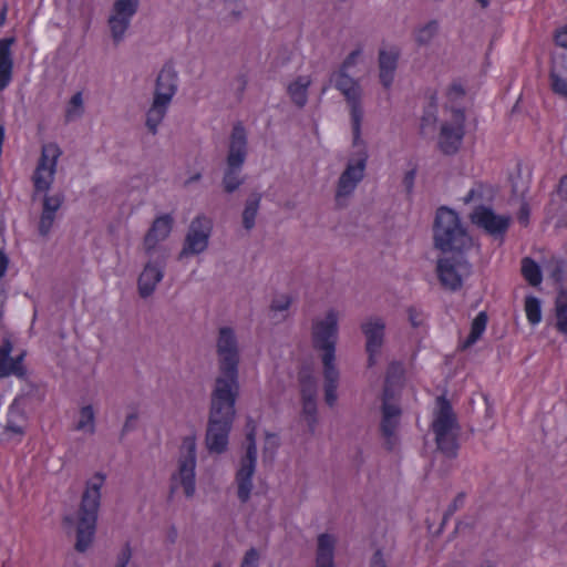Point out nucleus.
<instances>
[{
	"label": "nucleus",
	"mask_w": 567,
	"mask_h": 567,
	"mask_svg": "<svg viewBox=\"0 0 567 567\" xmlns=\"http://www.w3.org/2000/svg\"><path fill=\"white\" fill-rule=\"evenodd\" d=\"M173 218L171 215L157 217L144 238V245L147 250L155 248L158 241L164 240L172 231Z\"/></svg>",
	"instance_id": "nucleus-23"
},
{
	"label": "nucleus",
	"mask_w": 567,
	"mask_h": 567,
	"mask_svg": "<svg viewBox=\"0 0 567 567\" xmlns=\"http://www.w3.org/2000/svg\"><path fill=\"white\" fill-rule=\"evenodd\" d=\"M9 267V258L6 252L0 249V279L3 278L7 274Z\"/></svg>",
	"instance_id": "nucleus-53"
},
{
	"label": "nucleus",
	"mask_w": 567,
	"mask_h": 567,
	"mask_svg": "<svg viewBox=\"0 0 567 567\" xmlns=\"http://www.w3.org/2000/svg\"><path fill=\"white\" fill-rule=\"evenodd\" d=\"M12 352V343L9 340H4L0 346V379L16 375L17 378H24L27 374L23 365L24 353H21L14 358L10 354Z\"/></svg>",
	"instance_id": "nucleus-19"
},
{
	"label": "nucleus",
	"mask_w": 567,
	"mask_h": 567,
	"mask_svg": "<svg viewBox=\"0 0 567 567\" xmlns=\"http://www.w3.org/2000/svg\"><path fill=\"white\" fill-rule=\"evenodd\" d=\"M554 40L558 47L567 49V25L556 30Z\"/></svg>",
	"instance_id": "nucleus-49"
},
{
	"label": "nucleus",
	"mask_w": 567,
	"mask_h": 567,
	"mask_svg": "<svg viewBox=\"0 0 567 567\" xmlns=\"http://www.w3.org/2000/svg\"><path fill=\"white\" fill-rule=\"evenodd\" d=\"M487 320L488 318L485 311H481L477 313V316L472 321L471 331L467 338L463 341L461 346L463 350L472 347L474 343L478 341V339L486 330Z\"/></svg>",
	"instance_id": "nucleus-29"
},
{
	"label": "nucleus",
	"mask_w": 567,
	"mask_h": 567,
	"mask_svg": "<svg viewBox=\"0 0 567 567\" xmlns=\"http://www.w3.org/2000/svg\"><path fill=\"white\" fill-rule=\"evenodd\" d=\"M405 369L402 362L393 361L389 364L382 396L399 400L404 383Z\"/></svg>",
	"instance_id": "nucleus-20"
},
{
	"label": "nucleus",
	"mask_w": 567,
	"mask_h": 567,
	"mask_svg": "<svg viewBox=\"0 0 567 567\" xmlns=\"http://www.w3.org/2000/svg\"><path fill=\"white\" fill-rule=\"evenodd\" d=\"M465 499V494L460 493L453 502L450 504L449 508L444 513L442 525H444L449 517L452 516L461 506H463Z\"/></svg>",
	"instance_id": "nucleus-43"
},
{
	"label": "nucleus",
	"mask_w": 567,
	"mask_h": 567,
	"mask_svg": "<svg viewBox=\"0 0 567 567\" xmlns=\"http://www.w3.org/2000/svg\"><path fill=\"white\" fill-rule=\"evenodd\" d=\"M246 84H247V81L245 79H243L241 83H240V87H239L240 93H243V91L245 90Z\"/></svg>",
	"instance_id": "nucleus-60"
},
{
	"label": "nucleus",
	"mask_w": 567,
	"mask_h": 567,
	"mask_svg": "<svg viewBox=\"0 0 567 567\" xmlns=\"http://www.w3.org/2000/svg\"><path fill=\"white\" fill-rule=\"evenodd\" d=\"M276 439H277V437H276V435H274V434H268V435H267V440H268V441H269V440H276Z\"/></svg>",
	"instance_id": "nucleus-61"
},
{
	"label": "nucleus",
	"mask_w": 567,
	"mask_h": 567,
	"mask_svg": "<svg viewBox=\"0 0 567 567\" xmlns=\"http://www.w3.org/2000/svg\"><path fill=\"white\" fill-rule=\"evenodd\" d=\"M300 386H301V399L305 400H316V382L311 375L301 377L300 378Z\"/></svg>",
	"instance_id": "nucleus-39"
},
{
	"label": "nucleus",
	"mask_w": 567,
	"mask_h": 567,
	"mask_svg": "<svg viewBox=\"0 0 567 567\" xmlns=\"http://www.w3.org/2000/svg\"><path fill=\"white\" fill-rule=\"evenodd\" d=\"M212 229V221L205 216L196 217L190 226L185 239L183 254H199L204 251L208 245V238Z\"/></svg>",
	"instance_id": "nucleus-17"
},
{
	"label": "nucleus",
	"mask_w": 567,
	"mask_h": 567,
	"mask_svg": "<svg viewBox=\"0 0 567 567\" xmlns=\"http://www.w3.org/2000/svg\"><path fill=\"white\" fill-rule=\"evenodd\" d=\"M382 419L380 423V431L385 441V447L392 451L396 445V429L401 416V408L398 400L393 398L382 396L381 405Z\"/></svg>",
	"instance_id": "nucleus-15"
},
{
	"label": "nucleus",
	"mask_w": 567,
	"mask_h": 567,
	"mask_svg": "<svg viewBox=\"0 0 567 567\" xmlns=\"http://www.w3.org/2000/svg\"><path fill=\"white\" fill-rule=\"evenodd\" d=\"M259 553L255 548H250L244 556L240 567H258Z\"/></svg>",
	"instance_id": "nucleus-45"
},
{
	"label": "nucleus",
	"mask_w": 567,
	"mask_h": 567,
	"mask_svg": "<svg viewBox=\"0 0 567 567\" xmlns=\"http://www.w3.org/2000/svg\"><path fill=\"white\" fill-rule=\"evenodd\" d=\"M439 411L433 420L432 429L435 434L437 449L447 457L457 455L458 443L454 430L457 427L456 416L450 401L444 396L437 398Z\"/></svg>",
	"instance_id": "nucleus-6"
},
{
	"label": "nucleus",
	"mask_w": 567,
	"mask_h": 567,
	"mask_svg": "<svg viewBox=\"0 0 567 567\" xmlns=\"http://www.w3.org/2000/svg\"><path fill=\"white\" fill-rule=\"evenodd\" d=\"M465 134V112L463 109H453L452 121L442 124L440 132V150L447 155L458 151Z\"/></svg>",
	"instance_id": "nucleus-12"
},
{
	"label": "nucleus",
	"mask_w": 567,
	"mask_h": 567,
	"mask_svg": "<svg viewBox=\"0 0 567 567\" xmlns=\"http://www.w3.org/2000/svg\"><path fill=\"white\" fill-rule=\"evenodd\" d=\"M214 567H221L220 563L214 564Z\"/></svg>",
	"instance_id": "nucleus-64"
},
{
	"label": "nucleus",
	"mask_w": 567,
	"mask_h": 567,
	"mask_svg": "<svg viewBox=\"0 0 567 567\" xmlns=\"http://www.w3.org/2000/svg\"><path fill=\"white\" fill-rule=\"evenodd\" d=\"M522 275L524 279L533 287H537L543 281V272L539 265L530 257L522 259Z\"/></svg>",
	"instance_id": "nucleus-30"
},
{
	"label": "nucleus",
	"mask_w": 567,
	"mask_h": 567,
	"mask_svg": "<svg viewBox=\"0 0 567 567\" xmlns=\"http://www.w3.org/2000/svg\"><path fill=\"white\" fill-rule=\"evenodd\" d=\"M246 427V454L241 457L240 466L236 473L238 498L243 503H246L250 497L252 487V476L255 474L257 461L256 423L251 417L247 420Z\"/></svg>",
	"instance_id": "nucleus-8"
},
{
	"label": "nucleus",
	"mask_w": 567,
	"mask_h": 567,
	"mask_svg": "<svg viewBox=\"0 0 567 567\" xmlns=\"http://www.w3.org/2000/svg\"><path fill=\"white\" fill-rule=\"evenodd\" d=\"M361 54V50L360 49H357L354 51H352L347 58L346 60L343 61L342 65H341V70H348L349 68H351L357 59L359 58V55Z\"/></svg>",
	"instance_id": "nucleus-52"
},
{
	"label": "nucleus",
	"mask_w": 567,
	"mask_h": 567,
	"mask_svg": "<svg viewBox=\"0 0 567 567\" xmlns=\"http://www.w3.org/2000/svg\"><path fill=\"white\" fill-rule=\"evenodd\" d=\"M182 457L179 458L178 473L172 476V493L177 485L183 487L187 497L195 493V466H196V440L194 435L184 437L182 443Z\"/></svg>",
	"instance_id": "nucleus-10"
},
{
	"label": "nucleus",
	"mask_w": 567,
	"mask_h": 567,
	"mask_svg": "<svg viewBox=\"0 0 567 567\" xmlns=\"http://www.w3.org/2000/svg\"><path fill=\"white\" fill-rule=\"evenodd\" d=\"M246 131L241 123H237L233 127L229 152L227 156V168L223 178L224 188L227 193H233L243 183V179L239 175L246 159Z\"/></svg>",
	"instance_id": "nucleus-7"
},
{
	"label": "nucleus",
	"mask_w": 567,
	"mask_h": 567,
	"mask_svg": "<svg viewBox=\"0 0 567 567\" xmlns=\"http://www.w3.org/2000/svg\"><path fill=\"white\" fill-rule=\"evenodd\" d=\"M436 270L439 279L444 287L456 290L462 286V278L449 259H440Z\"/></svg>",
	"instance_id": "nucleus-26"
},
{
	"label": "nucleus",
	"mask_w": 567,
	"mask_h": 567,
	"mask_svg": "<svg viewBox=\"0 0 567 567\" xmlns=\"http://www.w3.org/2000/svg\"><path fill=\"white\" fill-rule=\"evenodd\" d=\"M472 224L484 229L488 235L503 237L509 226L511 216L496 214L491 207L478 205L470 215Z\"/></svg>",
	"instance_id": "nucleus-13"
},
{
	"label": "nucleus",
	"mask_w": 567,
	"mask_h": 567,
	"mask_svg": "<svg viewBox=\"0 0 567 567\" xmlns=\"http://www.w3.org/2000/svg\"><path fill=\"white\" fill-rule=\"evenodd\" d=\"M434 245L443 252H463L473 246V240L462 225L456 212L442 206L436 210L433 226Z\"/></svg>",
	"instance_id": "nucleus-2"
},
{
	"label": "nucleus",
	"mask_w": 567,
	"mask_h": 567,
	"mask_svg": "<svg viewBox=\"0 0 567 567\" xmlns=\"http://www.w3.org/2000/svg\"><path fill=\"white\" fill-rule=\"evenodd\" d=\"M436 113H437V97L436 92H434L430 96V103L426 107L424 115L421 120V128L424 130L429 125H433L436 122Z\"/></svg>",
	"instance_id": "nucleus-35"
},
{
	"label": "nucleus",
	"mask_w": 567,
	"mask_h": 567,
	"mask_svg": "<svg viewBox=\"0 0 567 567\" xmlns=\"http://www.w3.org/2000/svg\"><path fill=\"white\" fill-rule=\"evenodd\" d=\"M311 84V80L309 76H298L293 82H291L287 92L291 99V101L298 106L302 107L306 105L308 100V89Z\"/></svg>",
	"instance_id": "nucleus-27"
},
{
	"label": "nucleus",
	"mask_w": 567,
	"mask_h": 567,
	"mask_svg": "<svg viewBox=\"0 0 567 567\" xmlns=\"http://www.w3.org/2000/svg\"><path fill=\"white\" fill-rule=\"evenodd\" d=\"M475 195H476V190L474 188L470 189V192L464 197V202L465 203L472 202L475 198Z\"/></svg>",
	"instance_id": "nucleus-58"
},
{
	"label": "nucleus",
	"mask_w": 567,
	"mask_h": 567,
	"mask_svg": "<svg viewBox=\"0 0 567 567\" xmlns=\"http://www.w3.org/2000/svg\"><path fill=\"white\" fill-rule=\"evenodd\" d=\"M529 215L530 209L527 203H524L520 205L518 214H517V220L522 226H527L529 223Z\"/></svg>",
	"instance_id": "nucleus-50"
},
{
	"label": "nucleus",
	"mask_w": 567,
	"mask_h": 567,
	"mask_svg": "<svg viewBox=\"0 0 567 567\" xmlns=\"http://www.w3.org/2000/svg\"><path fill=\"white\" fill-rule=\"evenodd\" d=\"M291 305V298L289 296H280L272 300L270 309L272 311L287 310Z\"/></svg>",
	"instance_id": "nucleus-47"
},
{
	"label": "nucleus",
	"mask_w": 567,
	"mask_h": 567,
	"mask_svg": "<svg viewBox=\"0 0 567 567\" xmlns=\"http://www.w3.org/2000/svg\"><path fill=\"white\" fill-rule=\"evenodd\" d=\"M162 278V269L156 265L147 264L138 278V292L141 297L146 298L151 296Z\"/></svg>",
	"instance_id": "nucleus-24"
},
{
	"label": "nucleus",
	"mask_w": 567,
	"mask_h": 567,
	"mask_svg": "<svg viewBox=\"0 0 567 567\" xmlns=\"http://www.w3.org/2000/svg\"><path fill=\"white\" fill-rule=\"evenodd\" d=\"M199 177H200V175H199V174H197V175H195L194 177H192V178H190V181H197V179H199Z\"/></svg>",
	"instance_id": "nucleus-63"
},
{
	"label": "nucleus",
	"mask_w": 567,
	"mask_h": 567,
	"mask_svg": "<svg viewBox=\"0 0 567 567\" xmlns=\"http://www.w3.org/2000/svg\"><path fill=\"white\" fill-rule=\"evenodd\" d=\"M104 481V475L96 474L87 482L83 493L79 511L75 542V549L80 553L85 551L92 544L100 507L101 487Z\"/></svg>",
	"instance_id": "nucleus-3"
},
{
	"label": "nucleus",
	"mask_w": 567,
	"mask_h": 567,
	"mask_svg": "<svg viewBox=\"0 0 567 567\" xmlns=\"http://www.w3.org/2000/svg\"><path fill=\"white\" fill-rule=\"evenodd\" d=\"M399 49L391 48L390 50H380L379 53V69H380V82L385 89L392 85L394 79V72L396 70L399 60Z\"/></svg>",
	"instance_id": "nucleus-22"
},
{
	"label": "nucleus",
	"mask_w": 567,
	"mask_h": 567,
	"mask_svg": "<svg viewBox=\"0 0 567 567\" xmlns=\"http://www.w3.org/2000/svg\"><path fill=\"white\" fill-rule=\"evenodd\" d=\"M43 204L42 208L56 214V212L60 209V207L63 204L64 197L62 194H54V195H48L47 193H43Z\"/></svg>",
	"instance_id": "nucleus-42"
},
{
	"label": "nucleus",
	"mask_w": 567,
	"mask_h": 567,
	"mask_svg": "<svg viewBox=\"0 0 567 567\" xmlns=\"http://www.w3.org/2000/svg\"><path fill=\"white\" fill-rule=\"evenodd\" d=\"M78 431H94V412L91 405L83 406L80 411V419L75 425Z\"/></svg>",
	"instance_id": "nucleus-34"
},
{
	"label": "nucleus",
	"mask_w": 567,
	"mask_h": 567,
	"mask_svg": "<svg viewBox=\"0 0 567 567\" xmlns=\"http://www.w3.org/2000/svg\"><path fill=\"white\" fill-rule=\"evenodd\" d=\"M336 539L330 534H321L318 537L316 567H334L333 553Z\"/></svg>",
	"instance_id": "nucleus-25"
},
{
	"label": "nucleus",
	"mask_w": 567,
	"mask_h": 567,
	"mask_svg": "<svg viewBox=\"0 0 567 567\" xmlns=\"http://www.w3.org/2000/svg\"><path fill=\"white\" fill-rule=\"evenodd\" d=\"M132 553L130 545L126 544L125 547L122 549V551L118 555L116 567H126L130 559H131Z\"/></svg>",
	"instance_id": "nucleus-51"
},
{
	"label": "nucleus",
	"mask_w": 567,
	"mask_h": 567,
	"mask_svg": "<svg viewBox=\"0 0 567 567\" xmlns=\"http://www.w3.org/2000/svg\"><path fill=\"white\" fill-rule=\"evenodd\" d=\"M138 2L140 0H115L107 21L115 44L123 40L132 18L137 12Z\"/></svg>",
	"instance_id": "nucleus-14"
},
{
	"label": "nucleus",
	"mask_w": 567,
	"mask_h": 567,
	"mask_svg": "<svg viewBox=\"0 0 567 567\" xmlns=\"http://www.w3.org/2000/svg\"><path fill=\"white\" fill-rule=\"evenodd\" d=\"M439 25L436 21H431L416 32V41L419 44H426L437 32Z\"/></svg>",
	"instance_id": "nucleus-41"
},
{
	"label": "nucleus",
	"mask_w": 567,
	"mask_h": 567,
	"mask_svg": "<svg viewBox=\"0 0 567 567\" xmlns=\"http://www.w3.org/2000/svg\"><path fill=\"white\" fill-rule=\"evenodd\" d=\"M367 164V155L362 154L355 161H350L347 168L341 174L337 193L336 200L338 205H341V199L348 197L355 189L358 183L363 178Z\"/></svg>",
	"instance_id": "nucleus-16"
},
{
	"label": "nucleus",
	"mask_w": 567,
	"mask_h": 567,
	"mask_svg": "<svg viewBox=\"0 0 567 567\" xmlns=\"http://www.w3.org/2000/svg\"><path fill=\"white\" fill-rule=\"evenodd\" d=\"M302 411L309 419L310 423L316 422V414H317V403L316 400H305L302 401Z\"/></svg>",
	"instance_id": "nucleus-46"
},
{
	"label": "nucleus",
	"mask_w": 567,
	"mask_h": 567,
	"mask_svg": "<svg viewBox=\"0 0 567 567\" xmlns=\"http://www.w3.org/2000/svg\"><path fill=\"white\" fill-rule=\"evenodd\" d=\"M83 112V97L81 92H76L72 95L69 105L66 107L65 117L68 121L80 116Z\"/></svg>",
	"instance_id": "nucleus-36"
},
{
	"label": "nucleus",
	"mask_w": 567,
	"mask_h": 567,
	"mask_svg": "<svg viewBox=\"0 0 567 567\" xmlns=\"http://www.w3.org/2000/svg\"><path fill=\"white\" fill-rule=\"evenodd\" d=\"M61 150L55 143H48L42 146L41 156L32 174L34 195L48 193L54 182L58 159Z\"/></svg>",
	"instance_id": "nucleus-11"
},
{
	"label": "nucleus",
	"mask_w": 567,
	"mask_h": 567,
	"mask_svg": "<svg viewBox=\"0 0 567 567\" xmlns=\"http://www.w3.org/2000/svg\"><path fill=\"white\" fill-rule=\"evenodd\" d=\"M136 419H137L136 414H134V413L128 414L126 417V421L124 423L123 431L124 432L130 431L131 427L133 426V423L136 421Z\"/></svg>",
	"instance_id": "nucleus-57"
},
{
	"label": "nucleus",
	"mask_w": 567,
	"mask_h": 567,
	"mask_svg": "<svg viewBox=\"0 0 567 567\" xmlns=\"http://www.w3.org/2000/svg\"><path fill=\"white\" fill-rule=\"evenodd\" d=\"M408 316L410 323L414 328L421 327L424 322V315L416 307H410L408 309Z\"/></svg>",
	"instance_id": "nucleus-44"
},
{
	"label": "nucleus",
	"mask_w": 567,
	"mask_h": 567,
	"mask_svg": "<svg viewBox=\"0 0 567 567\" xmlns=\"http://www.w3.org/2000/svg\"><path fill=\"white\" fill-rule=\"evenodd\" d=\"M525 313L529 324L537 326L542 321V303L535 296L525 298Z\"/></svg>",
	"instance_id": "nucleus-32"
},
{
	"label": "nucleus",
	"mask_w": 567,
	"mask_h": 567,
	"mask_svg": "<svg viewBox=\"0 0 567 567\" xmlns=\"http://www.w3.org/2000/svg\"><path fill=\"white\" fill-rule=\"evenodd\" d=\"M384 328V322L379 318L371 319L362 324V331L367 337L369 367H373L377 362V355L383 343Z\"/></svg>",
	"instance_id": "nucleus-18"
},
{
	"label": "nucleus",
	"mask_w": 567,
	"mask_h": 567,
	"mask_svg": "<svg viewBox=\"0 0 567 567\" xmlns=\"http://www.w3.org/2000/svg\"><path fill=\"white\" fill-rule=\"evenodd\" d=\"M370 567H386L385 561L382 556V551L380 549H378L374 553V555L371 559Z\"/></svg>",
	"instance_id": "nucleus-54"
},
{
	"label": "nucleus",
	"mask_w": 567,
	"mask_h": 567,
	"mask_svg": "<svg viewBox=\"0 0 567 567\" xmlns=\"http://www.w3.org/2000/svg\"><path fill=\"white\" fill-rule=\"evenodd\" d=\"M16 402L17 400H14V402L9 406L4 434L22 436L24 434L23 424L25 422V416L23 412L16 408Z\"/></svg>",
	"instance_id": "nucleus-28"
},
{
	"label": "nucleus",
	"mask_w": 567,
	"mask_h": 567,
	"mask_svg": "<svg viewBox=\"0 0 567 567\" xmlns=\"http://www.w3.org/2000/svg\"><path fill=\"white\" fill-rule=\"evenodd\" d=\"M259 197H254L249 198L246 203L243 212V224L247 230L251 229L255 225V219L259 208Z\"/></svg>",
	"instance_id": "nucleus-33"
},
{
	"label": "nucleus",
	"mask_w": 567,
	"mask_h": 567,
	"mask_svg": "<svg viewBox=\"0 0 567 567\" xmlns=\"http://www.w3.org/2000/svg\"><path fill=\"white\" fill-rule=\"evenodd\" d=\"M217 351L221 375L216 379L212 394L210 415L206 432L209 452L223 453L228 445L229 432L235 416L239 355L231 328L219 330Z\"/></svg>",
	"instance_id": "nucleus-1"
},
{
	"label": "nucleus",
	"mask_w": 567,
	"mask_h": 567,
	"mask_svg": "<svg viewBox=\"0 0 567 567\" xmlns=\"http://www.w3.org/2000/svg\"><path fill=\"white\" fill-rule=\"evenodd\" d=\"M465 96V89L462 85L461 82H453L447 92L446 97L450 103L451 111L453 112V109H457L454 104L462 101Z\"/></svg>",
	"instance_id": "nucleus-37"
},
{
	"label": "nucleus",
	"mask_w": 567,
	"mask_h": 567,
	"mask_svg": "<svg viewBox=\"0 0 567 567\" xmlns=\"http://www.w3.org/2000/svg\"><path fill=\"white\" fill-rule=\"evenodd\" d=\"M14 38L0 39V92L9 86L12 81L13 59L11 47Z\"/></svg>",
	"instance_id": "nucleus-21"
},
{
	"label": "nucleus",
	"mask_w": 567,
	"mask_h": 567,
	"mask_svg": "<svg viewBox=\"0 0 567 567\" xmlns=\"http://www.w3.org/2000/svg\"><path fill=\"white\" fill-rule=\"evenodd\" d=\"M558 193L564 200H567V175L560 179Z\"/></svg>",
	"instance_id": "nucleus-56"
},
{
	"label": "nucleus",
	"mask_w": 567,
	"mask_h": 567,
	"mask_svg": "<svg viewBox=\"0 0 567 567\" xmlns=\"http://www.w3.org/2000/svg\"><path fill=\"white\" fill-rule=\"evenodd\" d=\"M414 178H415V169H410L409 172L405 173L404 185L406 186L409 192H411V189L413 187Z\"/></svg>",
	"instance_id": "nucleus-55"
},
{
	"label": "nucleus",
	"mask_w": 567,
	"mask_h": 567,
	"mask_svg": "<svg viewBox=\"0 0 567 567\" xmlns=\"http://www.w3.org/2000/svg\"><path fill=\"white\" fill-rule=\"evenodd\" d=\"M482 8H486L489 4V0H476Z\"/></svg>",
	"instance_id": "nucleus-59"
},
{
	"label": "nucleus",
	"mask_w": 567,
	"mask_h": 567,
	"mask_svg": "<svg viewBox=\"0 0 567 567\" xmlns=\"http://www.w3.org/2000/svg\"><path fill=\"white\" fill-rule=\"evenodd\" d=\"M177 74L171 64H165L158 73L154 101L146 114V126L152 134L157 132V126L164 118L167 107L176 92Z\"/></svg>",
	"instance_id": "nucleus-5"
},
{
	"label": "nucleus",
	"mask_w": 567,
	"mask_h": 567,
	"mask_svg": "<svg viewBox=\"0 0 567 567\" xmlns=\"http://www.w3.org/2000/svg\"><path fill=\"white\" fill-rule=\"evenodd\" d=\"M64 523H65V525H69V524H71L72 522H71L70 517H65V518H64Z\"/></svg>",
	"instance_id": "nucleus-62"
},
{
	"label": "nucleus",
	"mask_w": 567,
	"mask_h": 567,
	"mask_svg": "<svg viewBox=\"0 0 567 567\" xmlns=\"http://www.w3.org/2000/svg\"><path fill=\"white\" fill-rule=\"evenodd\" d=\"M55 215L56 214H53V213L42 208V213H41L39 226H38L39 234L41 236L45 237L49 235V233L51 231L52 226L54 224Z\"/></svg>",
	"instance_id": "nucleus-38"
},
{
	"label": "nucleus",
	"mask_w": 567,
	"mask_h": 567,
	"mask_svg": "<svg viewBox=\"0 0 567 567\" xmlns=\"http://www.w3.org/2000/svg\"><path fill=\"white\" fill-rule=\"evenodd\" d=\"M338 384H324V400L329 406H333L337 401Z\"/></svg>",
	"instance_id": "nucleus-48"
},
{
	"label": "nucleus",
	"mask_w": 567,
	"mask_h": 567,
	"mask_svg": "<svg viewBox=\"0 0 567 567\" xmlns=\"http://www.w3.org/2000/svg\"><path fill=\"white\" fill-rule=\"evenodd\" d=\"M549 79L551 91L555 94L567 99V79L561 78L555 72H550Z\"/></svg>",
	"instance_id": "nucleus-40"
},
{
	"label": "nucleus",
	"mask_w": 567,
	"mask_h": 567,
	"mask_svg": "<svg viewBox=\"0 0 567 567\" xmlns=\"http://www.w3.org/2000/svg\"><path fill=\"white\" fill-rule=\"evenodd\" d=\"M337 333L338 315L334 310L328 311L323 320L313 323V348L323 351L322 363L324 384H338L339 381V371L334 365Z\"/></svg>",
	"instance_id": "nucleus-4"
},
{
	"label": "nucleus",
	"mask_w": 567,
	"mask_h": 567,
	"mask_svg": "<svg viewBox=\"0 0 567 567\" xmlns=\"http://www.w3.org/2000/svg\"><path fill=\"white\" fill-rule=\"evenodd\" d=\"M556 330L567 336V293L560 295L555 303Z\"/></svg>",
	"instance_id": "nucleus-31"
},
{
	"label": "nucleus",
	"mask_w": 567,
	"mask_h": 567,
	"mask_svg": "<svg viewBox=\"0 0 567 567\" xmlns=\"http://www.w3.org/2000/svg\"><path fill=\"white\" fill-rule=\"evenodd\" d=\"M331 81L334 82L336 89L344 95L350 106L353 143L358 144L361 137V122L363 117L360 86L355 80L346 73V70L341 69L332 75Z\"/></svg>",
	"instance_id": "nucleus-9"
}]
</instances>
